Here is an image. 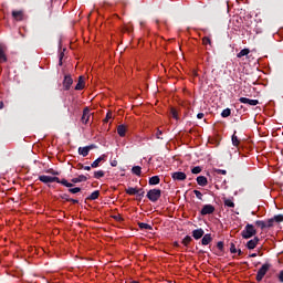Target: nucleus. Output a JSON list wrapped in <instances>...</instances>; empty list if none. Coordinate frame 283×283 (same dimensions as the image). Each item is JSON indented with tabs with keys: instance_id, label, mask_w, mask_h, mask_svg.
Instances as JSON below:
<instances>
[{
	"instance_id": "obj_39",
	"label": "nucleus",
	"mask_w": 283,
	"mask_h": 283,
	"mask_svg": "<svg viewBox=\"0 0 283 283\" xmlns=\"http://www.w3.org/2000/svg\"><path fill=\"white\" fill-rule=\"evenodd\" d=\"M137 191H139V192L137 193V196L139 197V200H142L143 198H145V189L139 188V189H137Z\"/></svg>"
},
{
	"instance_id": "obj_14",
	"label": "nucleus",
	"mask_w": 283,
	"mask_h": 283,
	"mask_svg": "<svg viewBox=\"0 0 283 283\" xmlns=\"http://www.w3.org/2000/svg\"><path fill=\"white\" fill-rule=\"evenodd\" d=\"M0 63H8V55H6V46L0 44Z\"/></svg>"
},
{
	"instance_id": "obj_40",
	"label": "nucleus",
	"mask_w": 283,
	"mask_h": 283,
	"mask_svg": "<svg viewBox=\"0 0 283 283\" xmlns=\"http://www.w3.org/2000/svg\"><path fill=\"white\" fill-rule=\"evenodd\" d=\"M80 169H84L85 171H92V166H83V164H78Z\"/></svg>"
},
{
	"instance_id": "obj_59",
	"label": "nucleus",
	"mask_w": 283,
	"mask_h": 283,
	"mask_svg": "<svg viewBox=\"0 0 283 283\" xmlns=\"http://www.w3.org/2000/svg\"><path fill=\"white\" fill-rule=\"evenodd\" d=\"M130 283H138V281H132Z\"/></svg>"
},
{
	"instance_id": "obj_52",
	"label": "nucleus",
	"mask_w": 283,
	"mask_h": 283,
	"mask_svg": "<svg viewBox=\"0 0 283 283\" xmlns=\"http://www.w3.org/2000/svg\"><path fill=\"white\" fill-rule=\"evenodd\" d=\"M279 281L283 283V270L279 273Z\"/></svg>"
},
{
	"instance_id": "obj_57",
	"label": "nucleus",
	"mask_w": 283,
	"mask_h": 283,
	"mask_svg": "<svg viewBox=\"0 0 283 283\" xmlns=\"http://www.w3.org/2000/svg\"><path fill=\"white\" fill-rule=\"evenodd\" d=\"M0 109H3V102H0Z\"/></svg>"
},
{
	"instance_id": "obj_30",
	"label": "nucleus",
	"mask_w": 283,
	"mask_h": 283,
	"mask_svg": "<svg viewBox=\"0 0 283 283\" xmlns=\"http://www.w3.org/2000/svg\"><path fill=\"white\" fill-rule=\"evenodd\" d=\"M138 227H139V229H145L146 231H151V229H154L150 224L145 223V222H139Z\"/></svg>"
},
{
	"instance_id": "obj_48",
	"label": "nucleus",
	"mask_w": 283,
	"mask_h": 283,
	"mask_svg": "<svg viewBox=\"0 0 283 283\" xmlns=\"http://www.w3.org/2000/svg\"><path fill=\"white\" fill-rule=\"evenodd\" d=\"M46 174H51L52 176H59V175H60L59 171H56V170H54V169H49V170L46 171Z\"/></svg>"
},
{
	"instance_id": "obj_38",
	"label": "nucleus",
	"mask_w": 283,
	"mask_h": 283,
	"mask_svg": "<svg viewBox=\"0 0 283 283\" xmlns=\"http://www.w3.org/2000/svg\"><path fill=\"white\" fill-rule=\"evenodd\" d=\"M201 172H202V167L200 166L193 167L191 169V174H201Z\"/></svg>"
},
{
	"instance_id": "obj_28",
	"label": "nucleus",
	"mask_w": 283,
	"mask_h": 283,
	"mask_svg": "<svg viewBox=\"0 0 283 283\" xmlns=\"http://www.w3.org/2000/svg\"><path fill=\"white\" fill-rule=\"evenodd\" d=\"M94 178H96V180H101V178H105V171L104 170H97L94 172Z\"/></svg>"
},
{
	"instance_id": "obj_17",
	"label": "nucleus",
	"mask_w": 283,
	"mask_h": 283,
	"mask_svg": "<svg viewBox=\"0 0 283 283\" xmlns=\"http://www.w3.org/2000/svg\"><path fill=\"white\" fill-rule=\"evenodd\" d=\"M84 87H85V77H83V75H81L78 77V81H77V84L75 86V90L76 91H81V90H84Z\"/></svg>"
},
{
	"instance_id": "obj_13",
	"label": "nucleus",
	"mask_w": 283,
	"mask_h": 283,
	"mask_svg": "<svg viewBox=\"0 0 283 283\" xmlns=\"http://www.w3.org/2000/svg\"><path fill=\"white\" fill-rule=\"evenodd\" d=\"M258 242H260V238L254 237L253 239H251L250 241H248L247 243V249H249L250 251L255 249V247H258Z\"/></svg>"
},
{
	"instance_id": "obj_18",
	"label": "nucleus",
	"mask_w": 283,
	"mask_h": 283,
	"mask_svg": "<svg viewBox=\"0 0 283 283\" xmlns=\"http://www.w3.org/2000/svg\"><path fill=\"white\" fill-rule=\"evenodd\" d=\"M197 185H199V187H207V185H209V181L207 180V177L199 176L197 177Z\"/></svg>"
},
{
	"instance_id": "obj_34",
	"label": "nucleus",
	"mask_w": 283,
	"mask_h": 283,
	"mask_svg": "<svg viewBox=\"0 0 283 283\" xmlns=\"http://www.w3.org/2000/svg\"><path fill=\"white\" fill-rule=\"evenodd\" d=\"M222 118H229L231 116V108H226L221 113Z\"/></svg>"
},
{
	"instance_id": "obj_22",
	"label": "nucleus",
	"mask_w": 283,
	"mask_h": 283,
	"mask_svg": "<svg viewBox=\"0 0 283 283\" xmlns=\"http://www.w3.org/2000/svg\"><path fill=\"white\" fill-rule=\"evenodd\" d=\"M125 191L128 196H137V193L139 192L138 188L134 187H128Z\"/></svg>"
},
{
	"instance_id": "obj_7",
	"label": "nucleus",
	"mask_w": 283,
	"mask_h": 283,
	"mask_svg": "<svg viewBox=\"0 0 283 283\" xmlns=\"http://www.w3.org/2000/svg\"><path fill=\"white\" fill-rule=\"evenodd\" d=\"M74 84V80L72 78V75H65L63 80V88L65 92H69L70 87Z\"/></svg>"
},
{
	"instance_id": "obj_31",
	"label": "nucleus",
	"mask_w": 283,
	"mask_h": 283,
	"mask_svg": "<svg viewBox=\"0 0 283 283\" xmlns=\"http://www.w3.org/2000/svg\"><path fill=\"white\" fill-rule=\"evenodd\" d=\"M255 226L260 227L261 231H264V229H266V222H264L262 220H256Z\"/></svg>"
},
{
	"instance_id": "obj_54",
	"label": "nucleus",
	"mask_w": 283,
	"mask_h": 283,
	"mask_svg": "<svg viewBox=\"0 0 283 283\" xmlns=\"http://www.w3.org/2000/svg\"><path fill=\"white\" fill-rule=\"evenodd\" d=\"M69 202H72L73 205H78V200L77 199H73V198H71V200H69Z\"/></svg>"
},
{
	"instance_id": "obj_50",
	"label": "nucleus",
	"mask_w": 283,
	"mask_h": 283,
	"mask_svg": "<svg viewBox=\"0 0 283 283\" xmlns=\"http://www.w3.org/2000/svg\"><path fill=\"white\" fill-rule=\"evenodd\" d=\"M114 218V220H117V222H123V217H120V214H117V216H114L113 217Z\"/></svg>"
},
{
	"instance_id": "obj_24",
	"label": "nucleus",
	"mask_w": 283,
	"mask_h": 283,
	"mask_svg": "<svg viewBox=\"0 0 283 283\" xmlns=\"http://www.w3.org/2000/svg\"><path fill=\"white\" fill-rule=\"evenodd\" d=\"M235 134H238V132L234 130V133L232 135V145H233V147H240V139L238 138V136Z\"/></svg>"
},
{
	"instance_id": "obj_32",
	"label": "nucleus",
	"mask_w": 283,
	"mask_h": 283,
	"mask_svg": "<svg viewBox=\"0 0 283 283\" xmlns=\"http://www.w3.org/2000/svg\"><path fill=\"white\" fill-rule=\"evenodd\" d=\"M170 116H172V118H175V120H179V117H178V109L171 107V108H170Z\"/></svg>"
},
{
	"instance_id": "obj_58",
	"label": "nucleus",
	"mask_w": 283,
	"mask_h": 283,
	"mask_svg": "<svg viewBox=\"0 0 283 283\" xmlns=\"http://www.w3.org/2000/svg\"><path fill=\"white\" fill-rule=\"evenodd\" d=\"M174 247H180V244H178V242H175V243H174Z\"/></svg>"
},
{
	"instance_id": "obj_47",
	"label": "nucleus",
	"mask_w": 283,
	"mask_h": 283,
	"mask_svg": "<svg viewBox=\"0 0 283 283\" xmlns=\"http://www.w3.org/2000/svg\"><path fill=\"white\" fill-rule=\"evenodd\" d=\"M216 174H219L221 176H227V170H222V169H214Z\"/></svg>"
},
{
	"instance_id": "obj_20",
	"label": "nucleus",
	"mask_w": 283,
	"mask_h": 283,
	"mask_svg": "<svg viewBox=\"0 0 283 283\" xmlns=\"http://www.w3.org/2000/svg\"><path fill=\"white\" fill-rule=\"evenodd\" d=\"M148 184L150 186L160 185V177L159 176H153L149 178Z\"/></svg>"
},
{
	"instance_id": "obj_23",
	"label": "nucleus",
	"mask_w": 283,
	"mask_h": 283,
	"mask_svg": "<svg viewBox=\"0 0 283 283\" xmlns=\"http://www.w3.org/2000/svg\"><path fill=\"white\" fill-rule=\"evenodd\" d=\"M101 196V191L95 190L86 198V200H98V197Z\"/></svg>"
},
{
	"instance_id": "obj_1",
	"label": "nucleus",
	"mask_w": 283,
	"mask_h": 283,
	"mask_svg": "<svg viewBox=\"0 0 283 283\" xmlns=\"http://www.w3.org/2000/svg\"><path fill=\"white\" fill-rule=\"evenodd\" d=\"M40 182L49 185V182H57V185H63V187H74V184L69 182L67 179H60L59 177H50L46 175H41L38 178Z\"/></svg>"
},
{
	"instance_id": "obj_16",
	"label": "nucleus",
	"mask_w": 283,
	"mask_h": 283,
	"mask_svg": "<svg viewBox=\"0 0 283 283\" xmlns=\"http://www.w3.org/2000/svg\"><path fill=\"white\" fill-rule=\"evenodd\" d=\"M71 182H73V185H77L78 182H87V176L80 175L78 177L71 179Z\"/></svg>"
},
{
	"instance_id": "obj_11",
	"label": "nucleus",
	"mask_w": 283,
	"mask_h": 283,
	"mask_svg": "<svg viewBox=\"0 0 283 283\" xmlns=\"http://www.w3.org/2000/svg\"><path fill=\"white\" fill-rule=\"evenodd\" d=\"M90 116H92V113H90V107H85L81 118L83 125H87V123H90Z\"/></svg>"
},
{
	"instance_id": "obj_49",
	"label": "nucleus",
	"mask_w": 283,
	"mask_h": 283,
	"mask_svg": "<svg viewBox=\"0 0 283 283\" xmlns=\"http://www.w3.org/2000/svg\"><path fill=\"white\" fill-rule=\"evenodd\" d=\"M65 56V53L61 52L60 53V60H59V65H63V57Z\"/></svg>"
},
{
	"instance_id": "obj_41",
	"label": "nucleus",
	"mask_w": 283,
	"mask_h": 283,
	"mask_svg": "<svg viewBox=\"0 0 283 283\" xmlns=\"http://www.w3.org/2000/svg\"><path fill=\"white\" fill-rule=\"evenodd\" d=\"M202 43H203V45H211V39H209L208 36H205L202 39Z\"/></svg>"
},
{
	"instance_id": "obj_6",
	"label": "nucleus",
	"mask_w": 283,
	"mask_h": 283,
	"mask_svg": "<svg viewBox=\"0 0 283 283\" xmlns=\"http://www.w3.org/2000/svg\"><path fill=\"white\" fill-rule=\"evenodd\" d=\"M11 17L13 21H23L25 19V13L23 12V10H13L11 12Z\"/></svg>"
},
{
	"instance_id": "obj_36",
	"label": "nucleus",
	"mask_w": 283,
	"mask_h": 283,
	"mask_svg": "<svg viewBox=\"0 0 283 283\" xmlns=\"http://www.w3.org/2000/svg\"><path fill=\"white\" fill-rule=\"evenodd\" d=\"M61 200H64L65 202H70V200H72V198H70V195L67 193H62L60 195Z\"/></svg>"
},
{
	"instance_id": "obj_44",
	"label": "nucleus",
	"mask_w": 283,
	"mask_h": 283,
	"mask_svg": "<svg viewBox=\"0 0 283 283\" xmlns=\"http://www.w3.org/2000/svg\"><path fill=\"white\" fill-rule=\"evenodd\" d=\"M193 193L198 198V200H202V192H200V190H193Z\"/></svg>"
},
{
	"instance_id": "obj_45",
	"label": "nucleus",
	"mask_w": 283,
	"mask_h": 283,
	"mask_svg": "<svg viewBox=\"0 0 283 283\" xmlns=\"http://www.w3.org/2000/svg\"><path fill=\"white\" fill-rule=\"evenodd\" d=\"M111 118H112V112H108L107 114H106V117L104 118V123H109V120H111Z\"/></svg>"
},
{
	"instance_id": "obj_35",
	"label": "nucleus",
	"mask_w": 283,
	"mask_h": 283,
	"mask_svg": "<svg viewBox=\"0 0 283 283\" xmlns=\"http://www.w3.org/2000/svg\"><path fill=\"white\" fill-rule=\"evenodd\" d=\"M69 188V193H81V188L80 187H75V188H72V187H67Z\"/></svg>"
},
{
	"instance_id": "obj_29",
	"label": "nucleus",
	"mask_w": 283,
	"mask_h": 283,
	"mask_svg": "<svg viewBox=\"0 0 283 283\" xmlns=\"http://www.w3.org/2000/svg\"><path fill=\"white\" fill-rule=\"evenodd\" d=\"M223 203H224L226 207H230V209H233L235 207V203L231 199L224 198Z\"/></svg>"
},
{
	"instance_id": "obj_25",
	"label": "nucleus",
	"mask_w": 283,
	"mask_h": 283,
	"mask_svg": "<svg viewBox=\"0 0 283 283\" xmlns=\"http://www.w3.org/2000/svg\"><path fill=\"white\" fill-rule=\"evenodd\" d=\"M251 51L249 50V49H242L238 54H237V56H238V59H242V56H249V53H250Z\"/></svg>"
},
{
	"instance_id": "obj_53",
	"label": "nucleus",
	"mask_w": 283,
	"mask_h": 283,
	"mask_svg": "<svg viewBox=\"0 0 283 283\" xmlns=\"http://www.w3.org/2000/svg\"><path fill=\"white\" fill-rule=\"evenodd\" d=\"M197 118H199V119L205 118V113H198V114H197Z\"/></svg>"
},
{
	"instance_id": "obj_55",
	"label": "nucleus",
	"mask_w": 283,
	"mask_h": 283,
	"mask_svg": "<svg viewBox=\"0 0 283 283\" xmlns=\"http://www.w3.org/2000/svg\"><path fill=\"white\" fill-rule=\"evenodd\" d=\"M250 258H258V253L250 254Z\"/></svg>"
},
{
	"instance_id": "obj_37",
	"label": "nucleus",
	"mask_w": 283,
	"mask_h": 283,
	"mask_svg": "<svg viewBox=\"0 0 283 283\" xmlns=\"http://www.w3.org/2000/svg\"><path fill=\"white\" fill-rule=\"evenodd\" d=\"M272 219L277 223L283 222V214H276Z\"/></svg>"
},
{
	"instance_id": "obj_10",
	"label": "nucleus",
	"mask_w": 283,
	"mask_h": 283,
	"mask_svg": "<svg viewBox=\"0 0 283 283\" xmlns=\"http://www.w3.org/2000/svg\"><path fill=\"white\" fill-rule=\"evenodd\" d=\"M239 102L243 103V105H250L252 107H255V105H260V101L250 99V98H247V97H240Z\"/></svg>"
},
{
	"instance_id": "obj_12",
	"label": "nucleus",
	"mask_w": 283,
	"mask_h": 283,
	"mask_svg": "<svg viewBox=\"0 0 283 283\" xmlns=\"http://www.w3.org/2000/svg\"><path fill=\"white\" fill-rule=\"evenodd\" d=\"M211 242H213V238L211 237V233L203 234V237L201 239V244L203 247H207V245L211 244Z\"/></svg>"
},
{
	"instance_id": "obj_8",
	"label": "nucleus",
	"mask_w": 283,
	"mask_h": 283,
	"mask_svg": "<svg viewBox=\"0 0 283 283\" xmlns=\"http://www.w3.org/2000/svg\"><path fill=\"white\" fill-rule=\"evenodd\" d=\"M216 211V207L212 205H205L200 211L201 216H211Z\"/></svg>"
},
{
	"instance_id": "obj_19",
	"label": "nucleus",
	"mask_w": 283,
	"mask_h": 283,
	"mask_svg": "<svg viewBox=\"0 0 283 283\" xmlns=\"http://www.w3.org/2000/svg\"><path fill=\"white\" fill-rule=\"evenodd\" d=\"M103 160H105V155L98 157L97 159H95L92 164L91 167L93 169H96V167H99L101 163H103Z\"/></svg>"
},
{
	"instance_id": "obj_21",
	"label": "nucleus",
	"mask_w": 283,
	"mask_h": 283,
	"mask_svg": "<svg viewBox=\"0 0 283 283\" xmlns=\"http://www.w3.org/2000/svg\"><path fill=\"white\" fill-rule=\"evenodd\" d=\"M126 132H127V128L125 127V125H119L117 127V134L118 136H120V138H124Z\"/></svg>"
},
{
	"instance_id": "obj_26",
	"label": "nucleus",
	"mask_w": 283,
	"mask_h": 283,
	"mask_svg": "<svg viewBox=\"0 0 283 283\" xmlns=\"http://www.w3.org/2000/svg\"><path fill=\"white\" fill-rule=\"evenodd\" d=\"M132 172L135 175V176H140V174H143V168L140 166H134L132 168Z\"/></svg>"
},
{
	"instance_id": "obj_9",
	"label": "nucleus",
	"mask_w": 283,
	"mask_h": 283,
	"mask_svg": "<svg viewBox=\"0 0 283 283\" xmlns=\"http://www.w3.org/2000/svg\"><path fill=\"white\" fill-rule=\"evenodd\" d=\"M172 180H177L178 182H182L184 180H187V174L182 171H176L171 174Z\"/></svg>"
},
{
	"instance_id": "obj_42",
	"label": "nucleus",
	"mask_w": 283,
	"mask_h": 283,
	"mask_svg": "<svg viewBox=\"0 0 283 283\" xmlns=\"http://www.w3.org/2000/svg\"><path fill=\"white\" fill-rule=\"evenodd\" d=\"M160 136H163V130H160V128H157L156 138H157L158 140H163V137H160Z\"/></svg>"
},
{
	"instance_id": "obj_56",
	"label": "nucleus",
	"mask_w": 283,
	"mask_h": 283,
	"mask_svg": "<svg viewBox=\"0 0 283 283\" xmlns=\"http://www.w3.org/2000/svg\"><path fill=\"white\" fill-rule=\"evenodd\" d=\"M238 255H242V250H237Z\"/></svg>"
},
{
	"instance_id": "obj_5",
	"label": "nucleus",
	"mask_w": 283,
	"mask_h": 283,
	"mask_svg": "<svg viewBox=\"0 0 283 283\" xmlns=\"http://www.w3.org/2000/svg\"><path fill=\"white\" fill-rule=\"evenodd\" d=\"M95 148L96 146L93 144L90 146L80 147L77 149V153L80 154V156H83V158H86V156H90V151H92V149H95Z\"/></svg>"
},
{
	"instance_id": "obj_3",
	"label": "nucleus",
	"mask_w": 283,
	"mask_h": 283,
	"mask_svg": "<svg viewBox=\"0 0 283 283\" xmlns=\"http://www.w3.org/2000/svg\"><path fill=\"white\" fill-rule=\"evenodd\" d=\"M161 196H163V190L154 188L147 192L146 198H148L150 202H158Z\"/></svg>"
},
{
	"instance_id": "obj_43",
	"label": "nucleus",
	"mask_w": 283,
	"mask_h": 283,
	"mask_svg": "<svg viewBox=\"0 0 283 283\" xmlns=\"http://www.w3.org/2000/svg\"><path fill=\"white\" fill-rule=\"evenodd\" d=\"M217 249H219V251H224V242L219 241V242L217 243Z\"/></svg>"
},
{
	"instance_id": "obj_4",
	"label": "nucleus",
	"mask_w": 283,
	"mask_h": 283,
	"mask_svg": "<svg viewBox=\"0 0 283 283\" xmlns=\"http://www.w3.org/2000/svg\"><path fill=\"white\" fill-rule=\"evenodd\" d=\"M269 269H271V264L265 263L263 264L258 273H256V282H262V280H264V275H266V273H269Z\"/></svg>"
},
{
	"instance_id": "obj_46",
	"label": "nucleus",
	"mask_w": 283,
	"mask_h": 283,
	"mask_svg": "<svg viewBox=\"0 0 283 283\" xmlns=\"http://www.w3.org/2000/svg\"><path fill=\"white\" fill-rule=\"evenodd\" d=\"M230 253H238V249H235V243H231Z\"/></svg>"
},
{
	"instance_id": "obj_51",
	"label": "nucleus",
	"mask_w": 283,
	"mask_h": 283,
	"mask_svg": "<svg viewBox=\"0 0 283 283\" xmlns=\"http://www.w3.org/2000/svg\"><path fill=\"white\" fill-rule=\"evenodd\" d=\"M117 166H118V161L117 160L111 161V167H117Z\"/></svg>"
},
{
	"instance_id": "obj_15",
	"label": "nucleus",
	"mask_w": 283,
	"mask_h": 283,
	"mask_svg": "<svg viewBox=\"0 0 283 283\" xmlns=\"http://www.w3.org/2000/svg\"><path fill=\"white\" fill-rule=\"evenodd\" d=\"M203 235H205V230L202 228H199L192 231V238L195 240H200V238H203Z\"/></svg>"
},
{
	"instance_id": "obj_2",
	"label": "nucleus",
	"mask_w": 283,
	"mask_h": 283,
	"mask_svg": "<svg viewBox=\"0 0 283 283\" xmlns=\"http://www.w3.org/2000/svg\"><path fill=\"white\" fill-rule=\"evenodd\" d=\"M253 235H258V230H255V227L251 223H248L244 229L241 232V237L243 240H250V238H253Z\"/></svg>"
},
{
	"instance_id": "obj_27",
	"label": "nucleus",
	"mask_w": 283,
	"mask_h": 283,
	"mask_svg": "<svg viewBox=\"0 0 283 283\" xmlns=\"http://www.w3.org/2000/svg\"><path fill=\"white\" fill-rule=\"evenodd\" d=\"M192 240H193V239H192L191 237L186 235V237L182 239L181 244H184V247H189V244H191Z\"/></svg>"
},
{
	"instance_id": "obj_33",
	"label": "nucleus",
	"mask_w": 283,
	"mask_h": 283,
	"mask_svg": "<svg viewBox=\"0 0 283 283\" xmlns=\"http://www.w3.org/2000/svg\"><path fill=\"white\" fill-rule=\"evenodd\" d=\"M264 222H265V229H271V227H273V224H275V221L273 218L268 219Z\"/></svg>"
}]
</instances>
